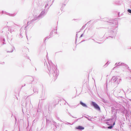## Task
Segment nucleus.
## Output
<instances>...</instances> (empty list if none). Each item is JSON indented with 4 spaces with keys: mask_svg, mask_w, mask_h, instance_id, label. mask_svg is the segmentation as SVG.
Masks as SVG:
<instances>
[{
    "mask_svg": "<svg viewBox=\"0 0 131 131\" xmlns=\"http://www.w3.org/2000/svg\"><path fill=\"white\" fill-rule=\"evenodd\" d=\"M92 104L94 107L96 109L99 110H100V108L98 105L95 103L92 102Z\"/></svg>",
    "mask_w": 131,
    "mask_h": 131,
    "instance_id": "nucleus-1",
    "label": "nucleus"
},
{
    "mask_svg": "<svg viewBox=\"0 0 131 131\" xmlns=\"http://www.w3.org/2000/svg\"><path fill=\"white\" fill-rule=\"evenodd\" d=\"M76 128L78 129L83 130L84 129V128L82 126H79L77 127Z\"/></svg>",
    "mask_w": 131,
    "mask_h": 131,
    "instance_id": "nucleus-2",
    "label": "nucleus"
},
{
    "mask_svg": "<svg viewBox=\"0 0 131 131\" xmlns=\"http://www.w3.org/2000/svg\"><path fill=\"white\" fill-rule=\"evenodd\" d=\"M80 104L83 107H87V106H86V105L85 104L83 103L81 101L80 102Z\"/></svg>",
    "mask_w": 131,
    "mask_h": 131,
    "instance_id": "nucleus-3",
    "label": "nucleus"
},
{
    "mask_svg": "<svg viewBox=\"0 0 131 131\" xmlns=\"http://www.w3.org/2000/svg\"><path fill=\"white\" fill-rule=\"evenodd\" d=\"M127 11L129 13L131 14V10L129 9H128Z\"/></svg>",
    "mask_w": 131,
    "mask_h": 131,
    "instance_id": "nucleus-4",
    "label": "nucleus"
},
{
    "mask_svg": "<svg viewBox=\"0 0 131 131\" xmlns=\"http://www.w3.org/2000/svg\"><path fill=\"white\" fill-rule=\"evenodd\" d=\"M113 126H111L108 127V129H111L112 128Z\"/></svg>",
    "mask_w": 131,
    "mask_h": 131,
    "instance_id": "nucleus-5",
    "label": "nucleus"
},
{
    "mask_svg": "<svg viewBox=\"0 0 131 131\" xmlns=\"http://www.w3.org/2000/svg\"><path fill=\"white\" fill-rule=\"evenodd\" d=\"M115 123L114 122V123H113V125H115Z\"/></svg>",
    "mask_w": 131,
    "mask_h": 131,
    "instance_id": "nucleus-6",
    "label": "nucleus"
}]
</instances>
